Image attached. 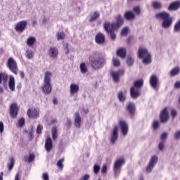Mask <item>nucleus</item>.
Wrapping results in <instances>:
<instances>
[{
	"label": "nucleus",
	"mask_w": 180,
	"mask_h": 180,
	"mask_svg": "<svg viewBox=\"0 0 180 180\" xmlns=\"http://www.w3.org/2000/svg\"><path fill=\"white\" fill-rule=\"evenodd\" d=\"M51 77H53V73L50 71H46L44 73V84L42 86V91L45 94H50L53 87L51 86Z\"/></svg>",
	"instance_id": "obj_3"
},
{
	"label": "nucleus",
	"mask_w": 180,
	"mask_h": 180,
	"mask_svg": "<svg viewBox=\"0 0 180 180\" xmlns=\"http://www.w3.org/2000/svg\"><path fill=\"white\" fill-rule=\"evenodd\" d=\"M119 139V134L117 132V127H115L113 130V143Z\"/></svg>",
	"instance_id": "obj_39"
},
{
	"label": "nucleus",
	"mask_w": 180,
	"mask_h": 180,
	"mask_svg": "<svg viewBox=\"0 0 180 180\" xmlns=\"http://www.w3.org/2000/svg\"><path fill=\"white\" fill-rule=\"evenodd\" d=\"M101 172V174H106V172H108V166L106 165H103Z\"/></svg>",
	"instance_id": "obj_49"
},
{
	"label": "nucleus",
	"mask_w": 180,
	"mask_h": 180,
	"mask_svg": "<svg viewBox=\"0 0 180 180\" xmlns=\"http://www.w3.org/2000/svg\"><path fill=\"white\" fill-rule=\"evenodd\" d=\"M116 23L113 25V29L117 30L120 27H122L123 26V23H124V20L123 19L122 16L120 15H118L116 16Z\"/></svg>",
	"instance_id": "obj_16"
},
{
	"label": "nucleus",
	"mask_w": 180,
	"mask_h": 180,
	"mask_svg": "<svg viewBox=\"0 0 180 180\" xmlns=\"http://www.w3.org/2000/svg\"><path fill=\"white\" fill-rule=\"evenodd\" d=\"M48 54L50 58H57L58 57V49L56 46L50 47L49 50L48 51Z\"/></svg>",
	"instance_id": "obj_15"
},
{
	"label": "nucleus",
	"mask_w": 180,
	"mask_h": 180,
	"mask_svg": "<svg viewBox=\"0 0 180 180\" xmlns=\"http://www.w3.org/2000/svg\"><path fill=\"white\" fill-rule=\"evenodd\" d=\"M78 92H79V85L75 83L70 84V96H75V95H77Z\"/></svg>",
	"instance_id": "obj_14"
},
{
	"label": "nucleus",
	"mask_w": 180,
	"mask_h": 180,
	"mask_svg": "<svg viewBox=\"0 0 180 180\" xmlns=\"http://www.w3.org/2000/svg\"><path fill=\"white\" fill-rule=\"evenodd\" d=\"M7 65L11 72L15 75L18 74V64L13 58H8Z\"/></svg>",
	"instance_id": "obj_6"
},
{
	"label": "nucleus",
	"mask_w": 180,
	"mask_h": 180,
	"mask_svg": "<svg viewBox=\"0 0 180 180\" xmlns=\"http://www.w3.org/2000/svg\"><path fill=\"white\" fill-rule=\"evenodd\" d=\"M134 12L136 13V15H140V13H141L140 10V7L139 6L134 7Z\"/></svg>",
	"instance_id": "obj_53"
},
{
	"label": "nucleus",
	"mask_w": 180,
	"mask_h": 180,
	"mask_svg": "<svg viewBox=\"0 0 180 180\" xmlns=\"http://www.w3.org/2000/svg\"><path fill=\"white\" fill-rule=\"evenodd\" d=\"M119 123L121 128V133L123 137H126V136L129 134V125L127 122L123 120H120Z\"/></svg>",
	"instance_id": "obj_8"
},
{
	"label": "nucleus",
	"mask_w": 180,
	"mask_h": 180,
	"mask_svg": "<svg viewBox=\"0 0 180 180\" xmlns=\"http://www.w3.org/2000/svg\"><path fill=\"white\" fill-rule=\"evenodd\" d=\"M126 160L123 158H118L115 160L114 165V175L115 178H117L120 174V169L122 165H124Z\"/></svg>",
	"instance_id": "obj_5"
},
{
	"label": "nucleus",
	"mask_w": 180,
	"mask_h": 180,
	"mask_svg": "<svg viewBox=\"0 0 180 180\" xmlns=\"http://www.w3.org/2000/svg\"><path fill=\"white\" fill-rule=\"evenodd\" d=\"M99 16H101V13H99L98 11L94 12L90 15L89 22H94V20H96Z\"/></svg>",
	"instance_id": "obj_30"
},
{
	"label": "nucleus",
	"mask_w": 180,
	"mask_h": 180,
	"mask_svg": "<svg viewBox=\"0 0 180 180\" xmlns=\"http://www.w3.org/2000/svg\"><path fill=\"white\" fill-rule=\"evenodd\" d=\"M130 94L133 99H137V98L140 96V91H139V89H136V87L131 88Z\"/></svg>",
	"instance_id": "obj_24"
},
{
	"label": "nucleus",
	"mask_w": 180,
	"mask_h": 180,
	"mask_svg": "<svg viewBox=\"0 0 180 180\" xmlns=\"http://www.w3.org/2000/svg\"><path fill=\"white\" fill-rule=\"evenodd\" d=\"M167 137H168V133L163 132L160 136L161 140L164 141V140H167Z\"/></svg>",
	"instance_id": "obj_52"
},
{
	"label": "nucleus",
	"mask_w": 180,
	"mask_h": 180,
	"mask_svg": "<svg viewBox=\"0 0 180 180\" xmlns=\"http://www.w3.org/2000/svg\"><path fill=\"white\" fill-rule=\"evenodd\" d=\"M174 140H180V129L176 131L174 134Z\"/></svg>",
	"instance_id": "obj_46"
},
{
	"label": "nucleus",
	"mask_w": 180,
	"mask_h": 180,
	"mask_svg": "<svg viewBox=\"0 0 180 180\" xmlns=\"http://www.w3.org/2000/svg\"><path fill=\"white\" fill-rule=\"evenodd\" d=\"M158 148L160 151H164V142H160L158 145Z\"/></svg>",
	"instance_id": "obj_57"
},
{
	"label": "nucleus",
	"mask_w": 180,
	"mask_h": 180,
	"mask_svg": "<svg viewBox=\"0 0 180 180\" xmlns=\"http://www.w3.org/2000/svg\"><path fill=\"white\" fill-rule=\"evenodd\" d=\"M40 110H39V108H34L33 110L29 108L27 112V115L30 119H37Z\"/></svg>",
	"instance_id": "obj_9"
},
{
	"label": "nucleus",
	"mask_w": 180,
	"mask_h": 180,
	"mask_svg": "<svg viewBox=\"0 0 180 180\" xmlns=\"http://www.w3.org/2000/svg\"><path fill=\"white\" fill-rule=\"evenodd\" d=\"M99 171H101V167L98 165H95L94 166V174H99Z\"/></svg>",
	"instance_id": "obj_47"
},
{
	"label": "nucleus",
	"mask_w": 180,
	"mask_h": 180,
	"mask_svg": "<svg viewBox=\"0 0 180 180\" xmlns=\"http://www.w3.org/2000/svg\"><path fill=\"white\" fill-rule=\"evenodd\" d=\"M143 84L144 82L143 80H137L134 82V88H136L137 89H139V88H141V86H143Z\"/></svg>",
	"instance_id": "obj_38"
},
{
	"label": "nucleus",
	"mask_w": 180,
	"mask_h": 180,
	"mask_svg": "<svg viewBox=\"0 0 180 180\" xmlns=\"http://www.w3.org/2000/svg\"><path fill=\"white\" fill-rule=\"evenodd\" d=\"M3 176H4V172H1L0 173V180H4Z\"/></svg>",
	"instance_id": "obj_63"
},
{
	"label": "nucleus",
	"mask_w": 180,
	"mask_h": 180,
	"mask_svg": "<svg viewBox=\"0 0 180 180\" xmlns=\"http://www.w3.org/2000/svg\"><path fill=\"white\" fill-rule=\"evenodd\" d=\"M14 180H20V175H19V174H16Z\"/></svg>",
	"instance_id": "obj_62"
},
{
	"label": "nucleus",
	"mask_w": 180,
	"mask_h": 180,
	"mask_svg": "<svg viewBox=\"0 0 180 180\" xmlns=\"http://www.w3.org/2000/svg\"><path fill=\"white\" fill-rule=\"evenodd\" d=\"M104 30L110 34L111 39H113V24L112 22H106L103 25Z\"/></svg>",
	"instance_id": "obj_13"
},
{
	"label": "nucleus",
	"mask_w": 180,
	"mask_h": 180,
	"mask_svg": "<svg viewBox=\"0 0 180 180\" xmlns=\"http://www.w3.org/2000/svg\"><path fill=\"white\" fill-rule=\"evenodd\" d=\"M171 115L174 119V117H176V116L178 115V111L175 109H172Z\"/></svg>",
	"instance_id": "obj_54"
},
{
	"label": "nucleus",
	"mask_w": 180,
	"mask_h": 180,
	"mask_svg": "<svg viewBox=\"0 0 180 180\" xmlns=\"http://www.w3.org/2000/svg\"><path fill=\"white\" fill-rule=\"evenodd\" d=\"M152 127L153 130H157L158 127H160V121L158 120H154L152 124Z\"/></svg>",
	"instance_id": "obj_42"
},
{
	"label": "nucleus",
	"mask_w": 180,
	"mask_h": 180,
	"mask_svg": "<svg viewBox=\"0 0 180 180\" xmlns=\"http://www.w3.org/2000/svg\"><path fill=\"white\" fill-rule=\"evenodd\" d=\"M34 43H36V38L33 37H30L27 39L26 44L29 47H32V46H33V44H34Z\"/></svg>",
	"instance_id": "obj_32"
},
{
	"label": "nucleus",
	"mask_w": 180,
	"mask_h": 180,
	"mask_svg": "<svg viewBox=\"0 0 180 180\" xmlns=\"http://www.w3.org/2000/svg\"><path fill=\"white\" fill-rule=\"evenodd\" d=\"M24 124H25V119L24 118H20L18 120V126H19V127H23Z\"/></svg>",
	"instance_id": "obj_50"
},
{
	"label": "nucleus",
	"mask_w": 180,
	"mask_h": 180,
	"mask_svg": "<svg viewBox=\"0 0 180 180\" xmlns=\"http://www.w3.org/2000/svg\"><path fill=\"white\" fill-rule=\"evenodd\" d=\"M19 112V107L16 103H13L10 105V115L13 119H15L18 116Z\"/></svg>",
	"instance_id": "obj_11"
},
{
	"label": "nucleus",
	"mask_w": 180,
	"mask_h": 180,
	"mask_svg": "<svg viewBox=\"0 0 180 180\" xmlns=\"http://www.w3.org/2000/svg\"><path fill=\"white\" fill-rule=\"evenodd\" d=\"M20 77L21 78H25V72H20Z\"/></svg>",
	"instance_id": "obj_64"
},
{
	"label": "nucleus",
	"mask_w": 180,
	"mask_h": 180,
	"mask_svg": "<svg viewBox=\"0 0 180 180\" xmlns=\"http://www.w3.org/2000/svg\"><path fill=\"white\" fill-rule=\"evenodd\" d=\"M3 82L4 86L8 82V74L6 73H0V84Z\"/></svg>",
	"instance_id": "obj_29"
},
{
	"label": "nucleus",
	"mask_w": 180,
	"mask_h": 180,
	"mask_svg": "<svg viewBox=\"0 0 180 180\" xmlns=\"http://www.w3.org/2000/svg\"><path fill=\"white\" fill-rule=\"evenodd\" d=\"M157 162H158V157L157 155H153L151 158L148 167H146V172H151V171L154 169V167L157 165Z\"/></svg>",
	"instance_id": "obj_7"
},
{
	"label": "nucleus",
	"mask_w": 180,
	"mask_h": 180,
	"mask_svg": "<svg viewBox=\"0 0 180 180\" xmlns=\"http://www.w3.org/2000/svg\"><path fill=\"white\" fill-rule=\"evenodd\" d=\"M25 56L28 60H32V58H33V57L34 56V53H33V51H32V49H27L25 51Z\"/></svg>",
	"instance_id": "obj_31"
},
{
	"label": "nucleus",
	"mask_w": 180,
	"mask_h": 180,
	"mask_svg": "<svg viewBox=\"0 0 180 180\" xmlns=\"http://www.w3.org/2000/svg\"><path fill=\"white\" fill-rule=\"evenodd\" d=\"M10 162L8 163V171H12V169L13 168V166L15 165V160L13 158H9Z\"/></svg>",
	"instance_id": "obj_35"
},
{
	"label": "nucleus",
	"mask_w": 180,
	"mask_h": 180,
	"mask_svg": "<svg viewBox=\"0 0 180 180\" xmlns=\"http://www.w3.org/2000/svg\"><path fill=\"white\" fill-rule=\"evenodd\" d=\"M79 70L82 74H86V72H88V67L86 66V63L84 62L81 63L79 65Z\"/></svg>",
	"instance_id": "obj_28"
},
{
	"label": "nucleus",
	"mask_w": 180,
	"mask_h": 180,
	"mask_svg": "<svg viewBox=\"0 0 180 180\" xmlns=\"http://www.w3.org/2000/svg\"><path fill=\"white\" fill-rule=\"evenodd\" d=\"M42 179H44V180H49V174L48 173H44L42 174Z\"/></svg>",
	"instance_id": "obj_60"
},
{
	"label": "nucleus",
	"mask_w": 180,
	"mask_h": 180,
	"mask_svg": "<svg viewBox=\"0 0 180 180\" xmlns=\"http://www.w3.org/2000/svg\"><path fill=\"white\" fill-rule=\"evenodd\" d=\"M113 66L114 67H119V66H120V60H119L117 58H115L113 60Z\"/></svg>",
	"instance_id": "obj_48"
},
{
	"label": "nucleus",
	"mask_w": 180,
	"mask_h": 180,
	"mask_svg": "<svg viewBox=\"0 0 180 180\" xmlns=\"http://www.w3.org/2000/svg\"><path fill=\"white\" fill-rule=\"evenodd\" d=\"M75 127L76 129L81 127V116L78 112H76L75 114Z\"/></svg>",
	"instance_id": "obj_22"
},
{
	"label": "nucleus",
	"mask_w": 180,
	"mask_h": 180,
	"mask_svg": "<svg viewBox=\"0 0 180 180\" xmlns=\"http://www.w3.org/2000/svg\"><path fill=\"white\" fill-rule=\"evenodd\" d=\"M138 56L139 58L143 59V64L148 65L151 64V53L148 52L146 48H140L138 51Z\"/></svg>",
	"instance_id": "obj_4"
},
{
	"label": "nucleus",
	"mask_w": 180,
	"mask_h": 180,
	"mask_svg": "<svg viewBox=\"0 0 180 180\" xmlns=\"http://www.w3.org/2000/svg\"><path fill=\"white\" fill-rule=\"evenodd\" d=\"M8 88L10 91L14 92L15 91V77L13 76H10L9 81H8Z\"/></svg>",
	"instance_id": "obj_25"
},
{
	"label": "nucleus",
	"mask_w": 180,
	"mask_h": 180,
	"mask_svg": "<svg viewBox=\"0 0 180 180\" xmlns=\"http://www.w3.org/2000/svg\"><path fill=\"white\" fill-rule=\"evenodd\" d=\"M52 149H53V141L51 140V138L48 137L45 142V150L48 151V153H50V151H51Z\"/></svg>",
	"instance_id": "obj_23"
},
{
	"label": "nucleus",
	"mask_w": 180,
	"mask_h": 180,
	"mask_svg": "<svg viewBox=\"0 0 180 180\" xmlns=\"http://www.w3.org/2000/svg\"><path fill=\"white\" fill-rule=\"evenodd\" d=\"M129 34V27H124L121 30V36H127Z\"/></svg>",
	"instance_id": "obj_41"
},
{
	"label": "nucleus",
	"mask_w": 180,
	"mask_h": 180,
	"mask_svg": "<svg viewBox=\"0 0 180 180\" xmlns=\"http://www.w3.org/2000/svg\"><path fill=\"white\" fill-rule=\"evenodd\" d=\"M57 137H58V134H57V128H52V139L53 140H57Z\"/></svg>",
	"instance_id": "obj_40"
},
{
	"label": "nucleus",
	"mask_w": 180,
	"mask_h": 180,
	"mask_svg": "<svg viewBox=\"0 0 180 180\" xmlns=\"http://www.w3.org/2000/svg\"><path fill=\"white\" fill-rule=\"evenodd\" d=\"M174 88H176V89H179V88H180V81L176 82L174 84Z\"/></svg>",
	"instance_id": "obj_61"
},
{
	"label": "nucleus",
	"mask_w": 180,
	"mask_h": 180,
	"mask_svg": "<svg viewBox=\"0 0 180 180\" xmlns=\"http://www.w3.org/2000/svg\"><path fill=\"white\" fill-rule=\"evenodd\" d=\"M174 31L177 32L180 31V20H179L174 26Z\"/></svg>",
	"instance_id": "obj_43"
},
{
	"label": "nucleus",
	"mask_w": 180,
	"mask_h": 180,
	"mask_svg": "<svg viewBox=\"0 0 180 180\" xmlns=\"http://www.w3.org/2000/svg\"><path fill=\"white\" fill-rule=\"evenodd\" d=\"M118 99L120 102H124L126 101V97L123 95V92H120L118 94Z\"/></svg>",
	"instance_id": "obj_45"
},
{
	"label": "nucleus",
	"mask_w": 180,
	"mask_h": 180,
	"mask_svg": "<svg viewBox=\"0 0 180 180\" xmlns=\"http://www.w3.org/2000/svg\"><path fill=\"white\" fill-rule=\"evenodd\" d=\"M155 18L156 19H162V27L163 29H169L172 25V22H174L169 13L167 12L158 13L155 15Z\"/></svg>",
	"instance_id": "obj_2"
},
{
	"label": "nucleus",
	"mask_w": 180,
	"mask_h": 180,
	"mask_svg": "<svg viewBox=\"0 0 180 180\" xmlns=\"http://www.w3.org/2000/svg\"><path fill=\"white\" fill-rule=\"evenodd\" d=\"M127 110H128L129 115L133 116L136 113V105L134 103H128L127 104Z\"/></svg>",
	"instance_id": "obj_19"
},
{
	"label": "nucleus",
	"mask_w": 180,
	"mask_h": 180,
	"mask_svg": "<svg viewBox=\"0 0 180 180\" xmlns=\"http://www.w3.org/2000/svg\"><path fill=\"white\" fill-rule=\"evenodd\" d=\"M90 176L89 174H84L82 178H80L79 180H88L89 179Z\"/></svg>",
	"instance_id": "obj_59"
},
{
	"label": "nucleus",
	"mask_w": 180,
	"mask_h": 180,
	"mask_svg": "<svg viewBox=\"0 0 180 180\" xmlns=\"http://www.w3.org/2000/svg\"><path fill=\"white\" fill-rule=\"evenodd\" d=\"M127 54V51L126 48L122 47L117 50V56L120 57V58L124 59L126 58V56Z\"/></svg>",
	"instance_id": "obj_20"
},
{
	"label": "nucleus",
	"mask_w": 180,
	"mask_h": 180,
	"mask_svg": "<svg viewBox=\"0 0 180 180\" xmlns=\"http://www.w3.org/2000/svg\"><path fill=\"white\" fill-rule=\"evenodd\" d=\"M65 38V33H64V32H58L56 34V39L57 40L60 41V40H64V39Z\"/></svg>",
	"instance_id": "obj_34"
},
{
	"label": "nucleus",
	"mask_w": 180,
	"mask_h": 180,
	"mask_svg": "<svg viewBox=\"0 0 180 180\" xmlns=\"http://www.w3.org/2000/svg\"><path fill=\"white\" fill-rule=\"evenodd\" d=\"M158 82H159L158 77H157V75H152L149 79V84L150 86L153 89H157L158 86Z\"/></svg>",
	"instance_id": "obj_12"
},
{
	"label": "nucleus",
	"mask_w": 180,
	"mask_h": 180,
	"mask_svg": "<svg viewBox=\"0 0 180 180\" xmlns=\"http://www.w3.org/2000/svg\"><path fill=\"white\" fill-rule=\"evenodd\" d=\"M127 64L128 67H131L134 64V58L131 56H128L127 58Z\"/></svg>",
	"instance_id": "obj_36"
},
{
	"label": "nucleus",
	"mask_w": 180,
	"mask_h": 180,
	"mask_svg": "<svg viewBox=\"0 0 180 180\" xmlns=\"http://www.w3.org/2000/svg\"><path fill=\"white\" fill-rule=\"evenodd\" d=\"M160 122L161 123H167L168 120H169V114L168 113V110H167V108H164L160 112Z\"/></svg>",
	"instance_id": "obj_10"
},
{
	"label": "nucleus",
	"mask_w": 180,
	"mask_h": 180,
	"mask_svg": "<svg viewBox=\"0 0 180 180\" xmlns=\"http://www.w3.org/2000/svg\"><path fill=\"white\" fill-rule=\"evenodd\" d=\"M93 70H101L105 65V58L98 53H94L89 58Z\"/></svg>",
	"instance_id": "obj_1"
},
{
	"label": "nucleus",
	"mask_w": 180,
	"mask_h": 180,
	"mask_svg": "<svg viewBox=\"0 0 180 180\" xmlns=\"http://www.w3.org/2000/svg\"><path fill=\"white\" fill-rule=\"evenodd\" d=\"M42 130H43V126L39 124L37 128V134H41Z\"/></svg>",
	"instance_id": "obj_51"
},
{
	"label": "nucleus",
	"mask_w": 180,
	"mask_h": 180,
	"mask_svg": "<svg viewBox=\"0 0 180 180\" xmlns=\"http://www.w3.org/2000/svg\"><path fill=\"white\" fill-rule=\"evenodd\" d=\"M179 72H180L179 67H175L170 71V75H171V77H175V76L178 75V74H179Z\"/></svg>",
	"instance_id": "obj_33"
},
{
	"label": "nucleus",
	"mask_w": 180,
	"mask_h": 180,
	"mask_svg": "<svg viewBox=\"0 0 180 180\" xmlns=\"http://www.w3.org/2000/svg\"><path fill=\"white\" fill-rule=\"evenodd\" d=\"M27 161L28 162H32V161H34V155L33 154H30L29 155Z\"/></svg>",
	"instance_id": "obj_55"
},
{
	"label": "nucleus",
	"mask_w": 180,
	"mask_h": 180,
	"mask_svg": "<svg viewBox=\"0 0 180 180\" xmlns=\"http://www.w3.org/2000/svg\"><path fill=\"white\" fill-rule=\"evenodd\" d=\"M64 162V158L60 159L57 162V166L60 169H63L64 167V165L63 163Z\"/></svg>",
	"instance_id": "obj_44"
},
{
	"label": "nucleus",
	"mask_w": 180,
	"mask_h": 180,
	"mask_svg": "<svg viewBox=\"0 0 180 180\" xmlns=\"http://www.w3.org/2000/svg\"><path fill=\"white\" fill-rule=\"evenodd\" d=\"M124 74V70H118L117 72H113V81L114 82H119L120 77Z\"/></svg>",
	"instance_id": "obj_21"
},
{
	"label": "nucleus",
	"mask_w": 180,
	"mask_h": 180,
	"mask_svg": "<svg viewBox=\"0 0 180 180\" xmlns=\"http://www.w3.org/2000/svg\"><path fill=\"white\" fill-rule=\"evenodd\" d=\"M26 26H27V22L22 20L19 22H18L15 25V29L16 32H23L25 29H26Z\"/></svg>",
	"instance_id": "obj_17"
},
{
	"label": "nucleus",
	"mask_w": 180,
	"mask_h": 180,
	"mask_svg": "<svg viewBox=\"0 0 180 180\" xmlns=\"http://www.w3.org/2000/svg\"><path fill=\"white\" fill-rule=\"evenodd\" d=\"M68 47H70V45L68 44H65V54H69L70 50L68 49Z\"/></svg>",
	"instance_id": "obj_58"
},
{
	"label": "nucleus",
	"mask_w": 180,
	"mask_h": 180,
	"mask_svg": "<svg viewBox=\"0 0 180 180\" xmlns=\"http://www.w3.org/2000/svg\"><path fill=\"white\" fill-rule=\"evenodd\" d=\"M5 127L4 126V122H2V121L0 122V134H2V133H4V130Z\"/></svg>",
	"instance_id": "obj_56"
},
{
	"label": "nucleus",
	"mask_w": 180,
	"mask_h": 180,
	"mask_svg": "<svg viewBox=\"0 0 180 180\" xmlns=\"http://www.w3.org/2000/svg\"><path fill=\"white\" fill-rule=\"evenodd\" d=\"M124 16L127 20H133L136 18V15H134L133 11H127Z\"/></svg>",
	"instance_id": "obj_27"
},
{
	"label": "nucleus",
	"mask_w": 180,
	"mask_h": 180,
	"mask_svg": "<svg viewBox=\"0 0 180 180\" xmlns=\"http://www.w3.org/2000/svg\"><path fill=\"white\" fill-rule=\"evenodd\" d=\"M153 6L154 9H161L162 8V4L160 1H153Z\"/></svg>",
	"instance_id": "obj_37"
},
{
	"label": "nucleus",
	"mask_w": 180,
	"mask_h": 180,
	"mask_svg": "<svg viewBox=\"0 0 180 180\" xmlns=\"http://www.w3.org/2000/svg\"><path fill=\"white\" fill-rule=\"evenodd\" d=\"M180 8V1H176L170 4L168 7V11H178Z\"/></svg>",
	"instance_id": "obj_26"
},
{
	"label": "nucleus",
	"mask_w": 180,
	"mask_h": 180,
	"mask_svg": "<svg viewBox=\"0 0 180 180\" xmlns=\"http://www.w3.org/2000/svg\"><path fill=\"white\" fill-rule=\"evenodd\" d=\"M95 41L97 44H103L105 43V34L102 32H98L96 34Z\"/></svg>",
	"instance_id": "obj_18"
}]
</instances>
